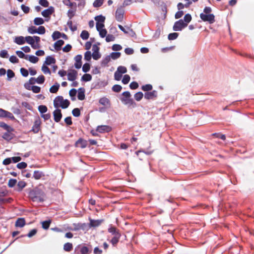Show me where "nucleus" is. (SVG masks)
Returning a JSON list of instances; mask_svg holds the SVG:
<instances>
[{
  "label": "nucleus",
  "instance_id": "nucleus-1",
  "mask_svg": "<svg viewBox=\"0 0 254 254\" xmlns=\"http://www.w3.org/2000/svg\"><path fill=\"white\" fill-rule=\"evenodd\" d=\"M29 197L33 201L42 202L44 201L45 194L44 192L38 188H35L29 192Z\"/></svg>",
  "mask_w": 254,
  "mask_h": 254
},
{
  "label": "nucleus",
  "instance_id": "nucleus-2",
  "mask_svg": "<svg viewBox=\"0 0 254 254\" xmlns=\"http://www.w3.org/2000/svg\"><path fill=\"white\" fill-rule=\"evenodd\" d=\"M70 104V102L67 99H64L63 96H59L54 100V106L56 108L61 107L63 109L67 108Z\"/></svg>",
  "mask_w": 254,
  "mask_h": 254
},
{
  "label": "nucleus",
  "instance_id": "nucleus-3",
  "mask_svg": "<svg viewBox=\"0 0 254 254\" xmlns=\"http://www.w3.org/2000/svg\"><path fill=\"white\" fill-rule=\"evenodd\" d=\"M187 26V24L184 23L183 19H180L175 22L173 29L175 31H180Z\"/></svg>",
  "mask_w": 254,
  "mask_h": 254
},
{
  "label": "nucleus",
  "instance_id": "nucleus-4",
  "mask_svg": "<svg viewBox=\"0 0 254 254\" xmlns=\"http://www.w3.org/2000/svg\"><path fill=\"white\" fill-rule=\"evenodd\" d=\"M201 19L204 22H208L210 24H212L215 21V16L213 14H204L201 13L200 14Z\"/></svg>",
  "mask_w": 254,
  "mask_h": 254
},
{
  "label": "nucleus",
  "instance_id": "nucleus-5",
  "mask_svg": "<svg viewBox=\"0 0 254 254\" xmlns=\"http://www.w3.org/2000/svg\"><path fill=\"white\" fill-rule=\"evenodd\" d=\"M125 10L123 7L121 6L118 7L116 12V19L119 22H122L124 18Z\"/></svg>",
  "mask_w": 254,
  "mask_h": 254
},
{
  "label": "nucleus",
  "instance_id": "nucleus-6",
  "mask_svg": "<svg viewBox=\"0 0 254 254\" xmlns=\"http://www.w3.org/2000/svg\"><path fill=\"white\" fill-rule=\"evenodd\" d=\"M121 100L124 104L128 106V107L135 108L136 106V103L130 97L126 99L121 98Z\"/></svg>",
  "mask_w": 254,
  "mask_h": 254
},
{
  "label": "nucleus",
  "instance_id": "nucleus-7",
  "mask_svg": "<svg viewBox=\"0 0 254 254\" xmlns=\"http://www.w3.org/2000/svg\"><path fill=\"white\" fill-rule=\"evenodd\" d=\"M41 124V122L40 119L39 118H37L34 121V125L31 131L33 132L34 133H37L40 129Z\"/></svg>",
  "mask_w": 254,
  "mask_h": 254
},
{
  "label": "nucleus",
  "instance_id": "nucleus-8",
  "mask_svg": "<svg viewBox=\"0 0 254 254\" xmlns=\"http://www.w3.org/2000/svg\"><path fill=\"white\" fill-rule=\"evenodd\" d=\"M157 97V91L153 90L151 92H146L144 94V98L147 100H153Z\"/></svg>",
  "mask_w": 254,
  "mask_h": 254
},
{
  "label": "nucleus",
  "instance_id": "nucleus-9",
  "mask_svg": "<svg viewBox=\"0 0 254 254\" xmlns=\"http://www.w3.org/2000/svg\"><path fill=\"white\" fill-rule=\"evenodd\" d=\"M77 75V71L75 69L70 70L67 73V79L69 81H74Z\"/></svg>",
  "mask_w": 254,
  "mask_h": 254
},
{
  "label": "nucleus",
  "instance_id": "nucleus-10",
  "mask_svg": "<svg viewBox=\"0 0 254 254\" xmlns=\"http://www.w3.org/2000/svg\"><path fill=\"white\" fill-rule=\"evenodd\" d=\"M55 12V8L53 6H51L48 8L44 10L41 14L44 17H50Z\"/></svg>",
  "mask_w": 254,
  "mask_h": 254
},
{
  "label": "nucleus",
  "instance_id": "nucleus-11",
  "mask_svg": "<svg viewBox=\"0 0 254 254\" xmlns=\"http://www.w3.org/2000/svg\"><path fill=\"white\" fill-rule=\"evenodd\" d=\"M53 115L55 121L57 123L59 122L62 118L61 110L58 108H57L54 111Z\"/></svg>",
  "mask_w": 254,
  "mask_h": 254
},
{
  "label": "nucleus",
  "instance_id": "nucleus-12",
  "mask_svg": "<svg viewBox=\"0 0 254 254\" xmlns=\"http://www.w3.org/2000/svg\"><path fill=\"white\" fill-rule=\"evenodd\" d=\"M108 231L111 233L114 237L121 236L119 230L117 229L115 226L110 225L108 229Z\"/></svg>",
  "mask_w": 254,
  "mask_h": 254
},
{
  "label": "nucleus",
  "instance_id": "nucleus-13",
  "mask_svg": "<svg viewBox=\"0 0 254 254\" xmlns=\"http://www.w3.org/2000/svg\"><path fill=\"white\" fill-rule=\"evenodd\" d=\"M111 130V127L109 126L102 125L97 127L96 131L100 133L108 132Z\"/></svg>",
  "mask_w": 254,
  "mask_h": 254
},
{
  "label": "nucleus",
  "instance_id": "nucleus-14",
  "mask_svg": "<svg viewBox=\"0 0 254 254\" xmlns=\"http://www.w3.org/2000/svg\"><path fill=\"white\" fill-rule=\"evenodd\" d=\"M89 228L98 227L103 222V219L93 220L89 218Z\"/></svg>",
  "mask_w": 254,
  "mask_h": 254
},
{
  "label": "nucleus",
  "instance_id": "nucleus-15",
  "mask_svg": "<svg viewBox=\"0 0 254 254\" xmlns=\"http://www.w3.org/2000/svg\"><path fill=\"white\" fill-rule=\"evenodd\" d=\"M82 55H76L74 59L75 61V63H74V66L76 69H79L81 68L82 66Z\"/></svg>",
  "mask_w": 254,
  "mask_h": 254
},
{
  "label": "nucleus",
  "instance_id": "nucleus-16",
  "mask_svg": "<svg viewBox=\"0 0 254 254\" xmlns=\"http://www.w3.org/2000/svg\"><path fill=\"white\" fill-rule=\"evenodd\" d=\"M99 103L106 108H109L111 105L110 100L105 97L101 98L99 100Z\"/></svg>",
  "mask_w": 254,
  "mask_h": 254
},
{
  "label": "nucleus",
  "instance_id": "nucleus-17",
  "mask_svg": "<svg viewBox=\"0 0 254 254\" xmlns=\"http://www.w3.org/2000/svg\"><path fill=\"white\" fill-rule=\"evenodd\" d=\"M87 142L85 140H84L82 138H80L78 139L77 141H76L75 143V146L76 147H80L81 148H84L87 146Z\"/></svg>",
  "mask_w": 254,
  "mask_h": 254
},
{
  "label": "nucleus",
  "instance_id": "nucleus-18",
  "mask_svg": "<svg viewBox=\"0 0 254 254\" xmlns=\"http://www.w3.org/2000/svg\"><path fill=\"white\" fill-rule=\"evenodd\" d=\"M77 98L79 100H83L85 98V89L81 87L78 89Z\"/></svg>",
  "mask_w": 254,
  "mask_h": 254
},
{
  "label": "nucleus",
  "instance_id": "nucleus-19",
  "mask_svg": "<svg viewBox=\"0 0 254 254\" xmlns=\"http://www.w3.org/2000/svg\"><path fill=\"white\" fill-rule=\"evenodd\" d=\"M64 42L63 40H59L55 43L54 47L56 50L59 51L62 49V46L64 44Z\"/></svg>",
  "mask_w": 254,
  "mask_h": 254
},
{
  "label": "nucleus",
  "instance_id": "nucleus-20",
  "mask_svg": "<svg viewBox=\"0 0 254 254\" xmlns=\"http://www.w3.org/2000/svg\"><path fill=\"white\" fill-rule=\"evenodd\" d=\"M11 131H7L4 133L2 136V137L5 140L10 141L11 140L13 137V134L11 133Z\"/></svg>",
  "mask_w": 254,
  "mask_h": 254
},
{
  "label": "nucleus",
  "instance_id": "nucleus-21",
  "mask_svg": "<svg viewBox=\"0 0 254 254\" xmlns=\"http://www.w3.org/2000/svg\"><path fill=\"white\" fill-rule=\"evenodd\" d=\"M56 62V59L52 56H47L46 61H45V64L47 65H50L52 64H55Z\"/></svg>",
  "mask_w": 254,
  "mask_h": 254
},
{
  "label": "nucleus",
  "instance_id": "nucleus-22",
  "mask_svg": "<svg viewBox=\"0 0 254 254\" xmlns=\"http://www.w3.org/2000/svg\"><path fill=\"white\" fill-rule=\"evenodd\" d=\"M0 127L3 128L4 129L6 130L7 131H13V128L10 126H8L4 122H0Z\"/></svg>",
  "mask_w": 254,
  "mask_h": 254
},
{
  "label": "nucleus",
  "instance_id": "nucleus-23",
  "mask_svg": "<svg viewBox=\"0 0 254 254\" xmlns=\"http://www.w3.org/2000/svg\"><path fill=\"white\" fill-rule=\"evenodd\" d=\"M25 224V219L23 218H19L17 219L15 222V226L16 227H22Z\"/></svg>",
  "mask_w": 254,
  "mask_h": 254
},
{
  "label": "nucleus",
  "instance_id": "nucleus-24",
  "mask_svg": "<svg viewBox=\"0 0 254 254\" xmlns=\"http://www.w3.org/2000/svg\"><path fill=\"white\" fill-rule=\"evenodd\" d=\"M44 173L40 171H35L33 174V177L36 180L40 179L42 177H44Z\"/></svg>",
  "mask_w": 254,
  "mask_h": 254
},
{
  "label": "nucleus",
  "instance_id": "nucleus-25",
  "mask_svg": "<svg viewBox=\"0 0 254 254\" xmlns=\"http://www.w3.org/2000/svg\"><path fill=\"white\" fill-rule=\"evenodd\" d=\"M14 41L18 45H23L25 43V38L23 36L16 37Z\"/></svg>",
  "mask_w": 254,
  "mask_h": 254
},
{
  "label": "nucleus",
  "instance_id": "nucleus-26",
  "mask_svg": "<svg viewBox=\"0 0 254 254\" xmlns=\"http://www.w3.org/2000/svg\"><path fill=\"white\" fill-rule=\"evenodd\" d=\"M60 88V84L56 82L50 88V92L52 93H56L58 92Z\"/></svg>",
  "mask_w": 254,
  "mask_h": 254
},
{
  "label": "nucleus",
  "instance_id": "nucleus-27",
  "mask_svg": "<svg viewBox=\"0 0 254 254\" xmlns=\"http://www.w3.org/2000/svg\"><path fill=\"white\" fill-rule=\"evenodd\" d=\"M26 185V184L25 182L19 181L17 185V188L16 189V190L18 191H22L24 187H25Z\"/></svg>",
  "mask_w": 254,
  "mask_h": 254
},
{
  "label": "nucleus",
  "instance_id": "nucleus-28",
  "mask_svg": "<svg viewBox=\"0 0 254 254\" xmlns=\"http://www.w3.org/2000/svg\"><path fill=\"white\" fill-rule=\"evenodd\" d=\"M31 63L35 64L39 61V58L33 55H28V59Z\"/></svg>",
  "mask_w": 254,
  "mask_h": 254
},
{
  "label": "nucleus",
  "instance_id": "nucleus-29",
  "mask_svg": "<svg viewBox=\"0 0 254 254\" xmlns=\"http://www.w3.org/2000/svg\"><path fill=\"white\" fill-rule=\"evenodd\" d=\"M44 23V19L41 17H36L34 19V23L36 25H41Z\"/></svg>",
  "mask_w": 254,
  "mask_h": 254
},
{
  "label": "nucleus",
  "instance_id": "nucleus-30",
  "mask_svg": "<svg viewBox=\"0 0 254 254\" xmlns=\"http://www.w3.org/2000/svg\"><path fill=\"white\" fill-rule=\"evenodd\" d=\"M92 79V76L90 74H84L81 77V80L84 82H88Z\"/></svg>",
  "mask_w": 254,
  "mask_h": 254
},
{
  "label": "nucleus",
  "instance_id": "nucleus-31",
  "mask_svg": "<svg viewBox=\"0 0 254 254\" xmlns=\"http://www.w3.org/2000/svg\"><path fill=\"white\" fill-rule=\"evenodd\" d=\"M73 248L72 244L70 243H66L64 246V250L66 252H70Z\"/></svg>",
  "mask_w": 254,
  "mask_h": 254
},
{
  "label": "nucleus",
  "instance_id": "nucleus-32",
  "mask_svg": "<svg viewBox=\"0 0 254 254\" xmlns=\"http://www.w3.org/2000/svg\"><path fill=\"white\" fill-rule=\"evenodd\" d=\"M121 54L120 52H112L109 55L111 59L113 60H116L121 57Z\"/></svg>",
  "mask_w": 254,
  "mask_h": 254
},
{
  "label": "nucleus",
  "instance_id": "nucleus-33",
  "mask_svg": "<svg viewBox=\"0 0 254 254\" xmlns=\"http://www.w3.org/2000/svg\"><path fill=\"white\" fill-rule=\"evenodd\" d=\"M15 76L14 72L11 69H8L7 70V80L10 81L11 78L14 77Z\"/></svg>",
  "mask_w": 254,
  "mask_h": 254
},
{
  "label": "nucleus",
  "instance_id": "nucleus-34",
  "mask_svg": "<svg viewBox=\"0 0 254 254\" xmlns=\"http://www.w3.org/2000/svg\"><path fill=\"white\" fill-rule=\"evenodd\" d=\"M89 36V34L88 32L86 30H83L80 34V37L83 40L88 39Z\"/></svg>",
  "mask_w": 254,
  "mask_h": 254
},
{
  "label": "nucleus",
  "instance_id": "nucleus-35",
  "mask_svg": "<svg viewBox=\"0 0 254 254\" xmlns=\"http://www.w3.org/2000/svg\"><path fill=\"white\" fill-rule=\"evenodd\" d=\"M95 20L96 21V23H104L105 20V17L102 15H99L95 17Z\"/></svg>",
  "mask_w": 254,
  "mask_h": 254
},
{
  "label": "nucleus",
  "instance_id": "nucleus-36",
  "mask_svg": "<svg viewBox=\"0 0 254 254\" xmlns=\"http://www.w3.org/2000/svg\"><path fill=\"white\" fill-rule=\"evenodd\" d=\"M76 93H77V91L74 88H72L69 91V94L71 97V99L72 101H74L75 100V96H76Z\"/></svg>",
  "mask_w": 254,
  "mask_h": 254
},
{
  "label": "nucleus",
  "instance_id": "nucleus-37",
  "mask_svg": "<svg viewBox=\"0 0 254 254\" xmlns=\"http://www.w3.org/2000/svg\"><path fill=\"white\" fill-rule=\"evenodd\" d=\"M38 111L41 114H43L47 112L48 108L45 105H40L38 107Z\"/></svg>",
  "mask_w": 254,
  "mask_h": 254
},
{
  "label": "nucleus",
  "instance_id": "nucleus-38",
  "mask_svg": "<svg viewBox=\"0 0 254 254\" xmlns=\"http://www.w3.org/2000/svg\"><path fill=\"white\" fill-rule=\"evenodd\" d=\"M111 58L110 56H106L105 58H104L101 62V65L103 66H106L107 65L108 63L110 61Z\"/></svg>",
  "mask_w": 254,
  "mask_h": 254
},
{
  "label": "nucleus",
  "instance_id": "nucleus-39",
  "mask_svg": "<svg viewBox=\"0 0 254 254\" xmlns=\"http://www.w3.org/2000/svg\"><path fill=\"white\" fill-rule=\"evenodd\" d=\"M104 0H95L93 3V6L96 8L99 7L103 4Z\"/></svg>",
  "mask_w": 254,
  "mask_h": 254
},
{
  "label": "nucleus",
  "instance_id": "nucleus-40",
  "mask_svg": "<svg viewBox=\"0 0 254 254\" xmlns=\"http://www.w3.org/2000/svg\"><path fill=\"white\" fill-rule=\"evenodd\" d=\"M62 36V33H61L59 31H56L54 32V33L52 34V38L54 40H57L59 39L60 37H61Z\"/></svg>",
  "mask_w": 254,
  "mask_h": 254
},
{
  "label": "nucleus",
  "instance_id": "nucleus-41",
  "mask_svg": "<svg viewBox=\"0 0 254 254\" xmlns=\"http://www.w3.org/2000/svg\"><path fill=\"white\" fill-rule=\"evenodd\" d=\"M51 223V221L50 220L43 221L42 222V228L45 230L48 229L50 227Z\"/></svg>",
  "mask_w": 254,
  "mask_h": 254
},
{
  "label": "nucleus",
  "instance_id": "nucleus-42",
  "mask_svg": "<svg viewBox=\"0 0 254 254\" xmlns=\"http://www.w3.org/2000/svg\"><path fill=\"white\" fill-rule=\"evenodd\" d=\"M107 85V82L105 81H100L96 85V87L98 89H100L104 87Z\"/></svg>",
  "mask_w": 254,
  "mask_h": 254
},
{
  "label": "nucleus",
  "instance_id": "nucleus-43",
  "mask_svg": "<svg viewBox=\"0 0 254 254\" xmlns=\"http://www.w3.org/2000/svg\"><path fill=\"white\" fill-rule=\"evenodd\" d=\"M16 54L20 58L25 59L26 60L28 59V55H25L23 52L21 51H17L16 52Z\"/></svg>",
  "mask_w": 254,
  "mask_h": 254
},
{
  "label": "nucleus",
  "instance_id": "nucleus-44",
  "mask_svg": "<svg viewBox=\"0 0 254 254\" xmlns=\"http://www.w3.org/2000/svg\"><path fill=\"white\" fill-rule=\"evenodd\" d=\"M143 94L142 92H138L136 93L134 95V99L137 101H140L142 99V98H143Z\"/></svg>",
  "mask_w": 254,
  "mask_h": 254
},
{
  "label": "nucleus",
  "instance_id": "nucleus-45",
  "mask_svg": "<svg viewBox=\"0 0 254 254\" xmlns=\"http://www.w3.org/2000/svg\"><path fill=\"white\" fill-rule=\"evenodd\" d=\"M120 238L121 236L113 237L111 240L110 241V242L112 243L113 246H115L119 242Z\"/></svg>",
  "mask_w": 254,
  "mask_h": 254
},
{
  "label": "nucleus",
  "instance_id": "nucleus-46",
  "mask_svg": "<svg viewBox=\"0 0 254 254\" xmlns=\"http://www.w3.org/2000/svg\"><path fill=\"white\" fill-rule=\"evenodd\" d=\"M191 20V16L190 14L187 13L186 14L184 17V23H186L187 24V25H188V23L190 22Z\"/></svg>",
  "mask_w": 254,
  "mask_h": 254
},
{
  "label": "nucleus",
  "instance_id": "nucleus-47",
  "mask_svg": "<svg viewBox=\"0 0 254 254\" xmlns=\"http://www.w3.org/2000/svg\"><path fill=\"white\" fill-rule=\"evenodd\" d=\"M179 36L178 33H172L168 35V38L169 40H174L176 39Z\"/></svg>",
  "mask_w": 254,
  "mask_h": 254
},
{
  "label": "nucleus",
  "instance_id": "nucleus-48",
  "mask_svg": "<svg viewBox=\"0 0 254 254\" xmlns=\"http://www.w3.org/2000/svg\"><path fill=\"white\" fill-rule=\"evenodd\" d=\"M141 89L144 91L149 92L152 89V86L151 84H146L142 86Z\"/></svg>",
  "mask_w": 254,
  "mask_h": 254
},
{
  "label": "nucleus",
  "instance_id": "nucleus-49",
  "mask_svg": "<svg viewBox=\"0 0 254 254\" xmlns=\"http://www.w3.org/2000/svg\"><path fill=\"white\" fill-rule=\"evenodd\" d=\"M35 80L36 82L38 84H43L45 80V78L44 75H41L37 78L35 79Z\"/></svg>",
  "mask_w": 254,
  "mask_h": 254
},
{
  "label": "nucleus",
  "instance_id": "nucleus-50",
  "mask_svg": "<svg viewBox=\"0 0 254 254\" xmlns=\"http://www.w3.org/2000/svg\"><path fill=\"white\" fill-rule=\"evenodd\" d=\"M13 200L12 198L11 197L3 198H0V203H10Z\"/></svg>",
  "mask_w": 254,
  "mask_h": 254
},
{
  "label": "nucleus",
  "instance_id": "nucleus-51",
  "mask_svg": "<svg viewBox=\"0 0 254 254\" xmlns=\"http://www.w3.org/2000/svg\"><path fill=\"white\" fill-rule=\"evenodd\" d=\"M25 41L30 45H32L33 43L35 42L34 40V38L30 36H26L25 38Z\"/></svg>",
  "mask_w": 254,
  "mask_h": 254
},
{
  "label": "nucleus",
  "instance_id": "nucleus-52",
  "mask_svg": "<svg viewBox=\"0 0 254 254\" xmlns=\"http://www.w3.org/2000/svg\"><path fill=\"white\" fill-rule=\"evenodd\" d=\"M90 69V64L89 63H85L82 66V71L84 72H87Z\"/></svg>",
  "mask_w": 254,
  "mask_h": 254
},
{
  "label": "nucleus",
  "instance_id": "nucleus-53",
  "mask_svg": "<svg viewBox=\"0 0 254 254\" xmlns=\"http://www.w3.org/2000/svg\"><path fill=\"white\" fill-rule=\"evenodd\" d=\"M117 71H118L120 73L123 74L127 72V69L125 66H119L118 67Z\"/></svg>",
  "mask_w": 254,
  "mask_h": 254
},
{
  "label": "nucleus",
  "instance_id": "nucleus-54",
  "mask_svg": "<svg viewBox=\"0 0 254 254\" xmlns=\"http://www.w3.org/2000/svg\"><path fill=\"white\" fill-rule=\"evenodd\" d=\"M92 54L90 51H87L84 54V59L87 61H90L91 59Z\"/></svg>",
  "mask_w": 254,
  "mask_h": 254
},
{
  "label": "nucleus",
  "instance_id": "nucleus-55",
  "mask_svg": "<svg viewBox=\"0 0 254 254\" xmlns=\"http://www.w3.org/2000/svg\"><path fill=\"white\" fill-rule=\"evenodd\" d=\"M17 183V180L14 179H10L8 183V186L9 188H13L15 186Z\"/></svg>",
  "mask_w": 254,
  "mask_h": 254
},
{
  "label": "nucleus",
  "instance_id": "nucleus-56",
  "mask_svg": "<svg viewBox=\"0 0 254 254\" xmlns=\"http://www.w3.org/2000/svg\"><path fill=\"white\" fill-rule=\"evenodd\" d=\"M72 114L73 116L78 117L80 115V111L79 108H74L72 111Z\"/></svg>",
  "mask_w": 254,
  "mask_h": 254
},
{
  "label": "nucleus",
  "instance_id": "nucleus-57",
  "mask_svg": "<svg viewBox=\"0 0 254 254\" xmlns=\"http://www.w3.org/2000/svg\"><path fill=\"white\" fill-rule=\"evenodd\" d=\"M81 254H88L89 253H91V251H89V249L87 247H82L81 248L80 250Z\"/></svg>",
  "mask_w": 254,
  "mask_h": 254
},
{
  "label": "nucleus",
  "instance_id": "nucleus-58",
  "mask_svg": "<svg viewBox=\"0 0 254 254\" xmlns=\"http://www.w3.org/2000/svg\"><path fill=\"white\" fill-rule=\"evenodd\" d=\"M46 32L45 28L43 26H40L37 29L36 33L39 34H44Z\"/></svg>",
  "mask_w": 254,
  "mask_h": 254
},
{
  "label": "nucleus",
  "instance_id": "nucleus-59",
  "mask_svg": "<svg viewBox=\"0 0 254 254\" xmlns=\"http://www.w3.org/2000/svg\"><path fill=\"white\" fill-rule=\"evenodd\" d=\"M122 89V87L121 85H118V84L114 85L112 87L113 91L115 92H120L121 91Z\"/></svg>",
  "mask_w": 254,
  "mask_h": 254
},
{
  "label": "nucleus",
  "instance_id": "nucleus-60",
  "mask_svg": "<svg viewBox=\"0 0 254 254\" xmlns=\"http://www.w3.org/2000/svg\"><path fill=\"white\" fill-rule=\"evenodd\" d=\"M130 79V76L129 75H128V74L125 75L122 79L123 83L124 84H127L129 82Z\"/></svg>",
  "mask_w": 254,
  "mask_h": 254
},
{
  "label": "nucleus",
  "instance_id": "nucleus-61",
  "mask_svg": "<svg viewBox=\"0 0 254 254\" xmlns=\"http://www.w3.org/2000/svg\"><path fill=\"white\" fill-rule=\"evenodd\" d=\"M42 70L45 74H51V71L49 68L44 64L42 66Z\"/></svg>",
  "mask_w": 254,
  "mask_h": 254
},
{
  "label": "nucleus",
  "instance_id": "nucleus-62",
  "mask_svg": "<svg viewBox=\"0 0 254 254\" xmlns=\"http://www.w3.org/2000/svg\"><path fill=\"white\" fill-rule=\"evenodd\" d=\"M20 72L22 75L24 77H27L28 75V70L25 68L22 67L20 68Z\"/></svg>",
  "mask_w": 254,
  "mask_h": 254
},
{
  "label": "nucleus",
  "instance_id": "nucleus-63",
  "mask_svg": "<svg viewBox=\"0 0 254 254\" xmlns=\"http://www.w3.org/2000/svg\"><path fill=\"white\" fill-rule=\"evenodd\" d=\"M115 36L111 34L107 35L106 37V41L107 42L114 41L115 40Z\"/></svg>",
  "mask_w": 254,
  "mask_h": 254
},
{
  "label": "nucleus",
  "instance_id": "nucleus-64",
  "mask_svg": "<svg viewBox=\"0 0 254 254\" xmlns=\"http://www.w3.org/2000/svg\"><path fill=\"white\" fill-rule=\"evenodd\" d=\"M31 90L35 93H38L41 91V88L38 86L33 85L31 87Z\"/></svg>",
  "mask_w": 254,
  "mask_h": 254
}]
</instances>
